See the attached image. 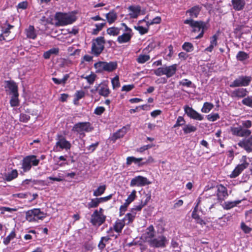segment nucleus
Here are the masks:
<instances>
[{"label":"nucleus","mask_w":252,"mask_h":252,"mask_svg":"<svg viewBox=\"0 0 252 252\" xmlns=\"http://www.w3.org/2000/svg\"><path fill=\"white\" fill-rule=\"evenodd\" d=\"M142 239L145 242L148 243L151 248H163L167 243V238L164 235L156 234L152 225L146 228L145 232L142 236Z\"/></svg>","instance_id":"1"},{"label":"nucleus","mask_w":252,"mask_h":252,"mask_svg":"<svg viewBox=\"0 0 252 252\" xmlns=\"http://www.w3.org/2000/svg\"><path fill=\"white\" fill-rule=\"evenodd\" d=\"M200 11V8L199 6H194L187 11V13H189L191 18L186 19L184 23L185 24L189 25L192 28V32H196L200 31L201 32L195 38L199 39L203 37L204 33V29L206 28V24L202 21H194L192 18L197 17Z\"/></svg>","instance_id":"2"},{"label":"nucleus","mask_w":252,"mask_h":252,"mask_svg":"<svg viewBox=\"0 0 252 252\" xmlns=\"http://www.w3.org/2000/svg\"><path fill=\"white\" fill-rule=\"evenodd\" d=\"M252 126V123L250 120L242 122L241 125L237 127H231L230 131L234 135L239 137H248L252 134L249 129Z\"/></svg>","instance_id":"3"},{"label":"nucleus","mask_w":252,"mask_h":252,"mask_svg":"<svg viewBox=\"0 0 252 252\" xmlns=\"http://www.w3.org/2000/svg\"><path fill=\"white\" fill-rule=\"evenodd\" d=\"M151 196L150 193H146L145 192L141 194V199L140 204L138 205L134 206L131 209L130 213L126 214V216L127 217L128 220H132L135 218L136 211H140L144 206L146 205L151 199Z\"/></svg>","instance_id":"4"},{"label":"nucleus","mask_w":252,"mask_h":252,"mask_svg":"<svg viewBox=\"0 0 252 252\" xmlns=\"http://www.w3.org/2000/svg\"><path fill=\"white\" fill-rule=\"evenodd\" d=\"M105 41L102 36L97 37L93 40L91 48V53L98 57L103 51Z\"/></svg>","instance_id":"5"},{"label":"nucleus","mask_w":252,"mask_h":252,"mask_svg":"<svg viewBox=\"0 0 252 252\" xmlns=\"http://www.w3.org/2000/svg\"><path fill=\"white\" fill-rule=\"evenodd\" d=\"M116 62H98L94 64V68L96 69V72L103 71L112 72L117 68Z\"/></svg>","instance_id":"6"},{"label":"nucleus","mask_w":252,"mask_h":252,"mask_svg":"<svg viewBox=\"0 0 252 252\" xmlns=\"http://www.w3.org/2000/svg\"><path fill=\"white\" fill-rule=\"evenodd\" d=\"M57 22L55 23L56 26H63L72 23L75 19L73 16L66 13H57L55 16Z\"/></svg>","instance_id":"7"},{"label":"nucleus","mask_w":252,"mask_h":252,"mask_svg":"<svg viewBox=\"0 0 252 252\" xmlns=\"http://www.w3.org/2000/svg\"><path fill=\"white\" fill-rule=\"evenodd\" d=\"M93 128L89 122H80L74 125L72 130L83 136H85L84 132H88L93 130Z\"/></svg>","instance_id":"8"},{"label":"nucleus","mask_w":252,"mask_h":252,"mask_svg":"<svg viewBox=\"0 0 252 252\" xmlns=\"http://www.w3.org/2000/svg\"><path fill=\"white\" fill-rule=\"evenodd\" d=\"M252 77L248 76H240L235 79L230 85L231 88L246 87L250 85Z\"/></svg>","instance_id":"9"},{"label":"nucleus","mask_w":252,"mask_h":252,"mask_svg":"<svg viewBox=\"0 0 252 252\" xmlns=\"http://www.w3.org/2000/svg\"><path fill=\"white\" fill-rule=\"evenodd\" d=\"M39 162V160L36 158V156L33 155L27 156L23 159L22 168L24 172H26L30 170L31 164L36 166Z\"/></svg>","instance_id":"10"},{"label":"nucleus","mask_w":252,"mask_h":252,"mask_svg":"<svg viewBox=\"0 0 252 252\" xmlns=\"http://www.w3.org/2000/svg\"><path fill=\"white\" fill-rule=\"evenodd\" d=\"M45 216V214L41 212L39 209H34L29 210L26 212V219L28 220H42Z\"/></svg>","instance_id":"11"},{"label":"nucleus","mask_w":252,"mask_h":252,"mask_svg":"<svg viewBox=\"0 0 252 252\" xmlns=\"http://www.w3.org/2000/svg\"><path fill=\"white\" fill-rule=\"evenodd\" d=\"M242 163L238 164L230 175L231 178H235L237 177L249 165L247 161V158L246 156H243L241 158Z\"/></svg>","instance_id":"12"},{"label":"nucleus","mask_w":252,"mask_h":252,"mask_svg":"<svg viewBox=\"0 0 252 252\" xmlns=\"http://www.w3.org/2000/svg\"><path fill=\"white\" fill-rule=\"evenodd\" d=\"M151 184L148 179L142 176H138L132 179L130 183V187H142Z\"/></svg>","instance_id":"13"},{"label":"nucleus","mask_w":252,"mask_h":252,"mask_svg":"<svg viewBox=\"0 0 252 252\" xmlns=\"http://www.w3.org/2000/svg\"><path fill=\"white\" fill-rule=\"evenodd\" d=\"M57 141L56 143L57 147H59L62 149L69 150L71 148V144L67 141L65 138L62 135H58Z\"/></svg>","instance_id":"14"},{"label":"nucleus","mask_w":252,"mask_h":252,"mask_svg":"<svg viewBox=\"0 0 252 252\" xmlns=\"http://www.w3.org/2000/svg\"><path fill=\"white\" fill-rule=\"evenodd\" d=\"M184 110L185 113L190 118L199 121H201L203 119V117L201 114L188 105H186L184 107Z\"/></svg>","instance_id":"15"},{"label":"nucleus","mask_w":252,"mask_h":252,"mask_svg":"<svg viewBox=\"0 0 252 252\" xmlns=\"http://www.w3.org/2000/svg\"><path fill=\"white\" fill-rule=\"evenodd\" d=\"M238 145L241 148H244L247 152L252 151V136L247 139H244L240 141Z\"/></svg>","instance_id":"16"},{"label":"nucleus","mask_w":252,"mask_h":252,"mask_svg":"<svg viewBox=\"0 0 252 252\" xmlns=\"http://www.w3.org/2000/svg\"><path fill=\"white\" fill-rule=\"evenodd\" d=\"M248 93L246 89L239 88L230 92V96L232 98H243L246 96Z\"/></svg>","instance_id":"17"},{"label":"nucleus","mask_w":252,"mask_h":252,"mask_svg":"<svg viewBox=\"0 0 252 252\" xmlns=\"http://www.w3.org/2000/svg\"><path fill=\"white\" fill-rule=\"evenodd\" d=\"M217 189V197L218 199L222 201L228 196L227 189L222 185H218L216 187Z\"/></svg>","instance_id":"18"},{"label":"nucleus","mask_w":252,"mask_h":252,"mask_svg":"<svg viewBox=\"0 0 252 252\" xmlns=\"http://www.w3.org/2000/svg\"><path fill=\"white\" fill-rule=\"evenodd\" d=\"M127 9L129 11V15L131 18H137L141 11V7L139 5H131L129 6Z\"/></svg>","instance_id":"19"},{"label":"nucleus","mask_w":252,"mask_h":252,"mask_svg":"<svg viewBox=\"0 0 252 252\" xmlns=\"http://www.w3.org/2000/svg\"><path fill=\"white\" fill-rule=\"evenodd\" d=\"M177 64H174L170 66H165V75L167 78H170L173 76L177 69Z\"/></svg>","instance_id":"20"},{"label":"nucleus","mask_w":252,"mask_h":252,"mask_svg":"<svg viewBox=\"0 0 252 252\" xmlns=\"http://www.w3.org/2000/svg\"><path fill=\"white\" fill-rule=\"evenodd\" d=\"M25 33L26 36L29 38L34 39L36 36L35 30L33 26L30 25L29 27L25 30Z\"/></svg>","instance_id":"21"},{"label":"nucleus","mask_w":252,"mask_h":252,"mask_svg":"<svg viewBox=\"0 0 252 252\" xmlns=\"http://www.w3.org/2000/svg\"><path fill=\"white\" fill-rule=\"evenodd\" d=\"M232 3L233 8L235 10L239 11L244 8L245 5V0H232Z\"/></svg>","instance_id":"22"},{"label":"nucleus","mask_w":252,"mask_h":252,"mask_svg":"<svg viewBox=\"0 0 252 252\" xmlns=\"http://www.w3.org/2000/svg\"><path fill=\"white\" fill-rule=\"evenodd\" d=\"M131 36L132 35L129 32L124 33L118 37L117 41L119 43H126L130 40Z\"/></svg>","instance_id":"23"},{"label":"nucleus","mask_w":252,"mask_h":252,"mask_svg":"<svg viewBox=\"0 0 252 252\" xmlns=\"http://www.w3.org/2000/svg\"><path fill=\"white\" fill-rule=\"evenodd\" d=\"M117 13L114 10L110 11L108 13L106 14V18L110 24L115 22L117 19Z\"/></svg>","instance_id":"24"},{"label":"nucleus","mask_w":252,"mask_h":252,"mask_svg":"<svg viewBox=\"0 0 252 252\" xmlns=\"http://www.w3.org/2000/svg\"><path fill=\"white\" fill-rule=\"evenodd\" d=\"M18 176V172L17 170H12L10 172L6 173L4 175V180L9 182L15 179Z\"/></svg>","instance_id":"25"},{"label":"nucleus","mask_w":252,"mask_h":252,"mask_svg":"<svg viewBox=\"0 0 252 252\" xmlns=\"http://www.w3.org/2000/svg\"><path fill=\"white\" fill-rule=\"evenodd\" d=\"M218 35L217 34L214 35L211 38L210 45L209 47L205 49V50L208 52H212L214 47L217 45Z\"/></svg>","instance_id":"26"},{"label":"nucleus","mask_w":252,"mask_h":252,"mask_svg":"<svg viewBox=\"0 0 252 252\" xmlns=\"http://www.w3.org/2000/svg\"><path fill=\"white\" fill-rule=\"evenodd\" d=\"M7 87L10 91V93L12 94H17L18 93V87L16 83L13 81H7Z\"/></svg>","instance_id":"27"},{"label":"nucleus","mask_w":252,"mask_h":252,"mask_svg":"<svg viewBox=\"0 0 252 252\" xmlns=\"http://www.w3.org/2000/svg\"><path fill=\"white\" fill-rule=\"evenodd\" d=\"M59 53V49L58 48H53L45 52L43 54V57L45 59H48L52 55H58Z\"/></svg>","instance_id":"28"},{"label":"nucleus","mask_w":252,"mask_h":252,"mask_svg":"<svg viewBox=\"0 0 252 252\" xmlns=\"http://www.w3.org/2000/svg\"><path fill=\"white\" fill-rule=\"evenodd\" d=\"M125 134L126 129L125 128L121 129L113 134L112 140L115 141L117 139L123 137Z\"/></svg>","instance_id":"29"},{"label":"nucleus","mask_w":252,"mask_h":252,"mask_svg":"<svg viewBox=\"0 0 252 252\" xmlns=\"http://www.w3.org/2000/svg\"><path fill=\"white\" fill-rule=\"evenodd\" d=\"M16 237V233L14 230H13L10 234L5 238H4L3 243L7 246L10 241Z\"/></svg>","instance_id":"30"},{"label":"nucleus","mask_w":252,"mask_h":252,"mask_svg":"<svg viewBox=\"0 0 252 252\" xmlns=\"http://www.w3.org/2000/svg\"><path fill=\"white\" fill-rule=\"evenodd\" d=\"M143 160V158H136L134 157H128L126 158V164L127 165H130L132 162L137 164Z\"/></svg>","instance_id":"31"},{"label":"nucleus","mask_w":252,"mask_h":252,"mask_svg":"<svg viewBox=\"0 0 252 252\" xmlns=\"http://www.w3.org/2000/svg\"><path fill=\"white\" fill-rule=\"evenodd\" d=\"M110 93V91L107 86H102L98 90V94L105 97L108 96Z\"/></svg>","instance_id":"32"},{"label":"nucleus","mask_w":252,"mask_h":252,"mask_svg":"<svg viewBox=\"0 0 252 252\" xmlns=\"http://www.w3.org/2000/svg\"><path fill=\"white\" fill-rule=\"evenodd\" d=\"M249 58V54L244 51H239L236 56L237 59L240 61H244Z\"/></svg>","instance_id":"33"},{"label":"nucleus","mask_w":252,"mask_h":252,"mask_svg":"<svg viewBox=\"0 0 252 252\" xmlns=\"http://www.w3.org/2000/svg\"><path fill=\"white\" fill-rule=\"evenodd\" d=\"M106 188L105 185L99 186L96 189L94 190L93 195L94 196H98L102 195L105 191Z\"/></svg>","instance_id":"34"},{"label":"nucleus","mask_w":252,"mask_h":252,"mask_svg":"<svg viewBox=\"0 0 252 252\" xmlns=\"http://www.w3.org/2000/svg\"><path fill=\"white\" fill-rule=\"evenodd\" d=\"M214 107V105L209 102H205L203 104V107L201 109V111L203 113H208Z\"/></svg>","instance_id":"35"},{"label":"nucleus","mask_w":252,"mask_h":252,"mask_svg":"<svg viewBox=\"0 0 252 252\" xmlns=\"http://www.w3.org/2000/svg\"><path fill=\"white\" fill-rule=\"evenodd\" d=\"M120 29L115 27L109 28L107 30V32L111 35H117L120 33Z\"/></svg>","instance_id":"36"},{"label":"nucleus","mask_w":252,"mask_h":252,"mask_svg":"<svg viewBox=\"0 0 252 252\" xmlns=\"http://www.w3.org/2000/svg\"><path fill=\"white\" fill-rule=\"evenodd\" d=\"M240 201H228L224 203V208L227 210L230 209L240 203Z\"/></svg>","instance_id":"37"},{"label":"nucleus","mask_w":252,"mask_h":252,"mask_svg":"<svg viewBox=\"0 0 252 252\" xmlns=\"http://www.w3.org/2000/svg\"><path fill=\"white\" fill-rule=\"evenodd\" d=\"M182 48L187 52H190L193 50L194 47L191 43L186 42L182 45Z\"/></svg>","instance_id":"38"},{"label":"nucleus","mask_w":252,"mask_h":252,"mask_svg":"<svg viewBox=\"0 0 252 252\" xmlns=\"http://www.w3.org/2000/svg\"><path fill=\"white\" fill-rule=\"evenodd\" d=\"M197 128L195 126L190 125H186L183 128V130L185 134L189 133L191 132H194L196 130Z\"/></svg>","instance_id":"39"},{"label":"nucleus","mask_w":252,"mask_h":252,"mask_svg":"<svg viewBox=\"0 0 252 252\" xmlns=\"http://www.w3.org/2000/svg\"><path fill=\"white\" fill-rule=\"evenodd\" d=\"M69 77V76L68 74H65L62 79H58L56 78H52V80L56 84H64L67 80L68 79Z\"/></svg>","instance_id":"40"},{"label":"nucleus","mask_w":252,"mask_h":252,"mask_svg":"<svg viewBox=\"0 0 252 252\" xmlns=\"http://www.w3.org/2000/svg\"><path fill=\"white\" fill-rule=\"evenodd\" d=\"M125 221H116L114 226V230L117 232H121L124 226H125Z\"/></svg>","instance_id":"41"},{"label":"nucleus","mask_w":252,"mask_h":252,"mask_svg":"<svg viewBox=\"0 0 252 252\" xmlns=\"http://www.w3.org/2000/svg\"><path fill=\"white\" fill-rule=\"evenodd\" d=\"M150 57L147 55H140L136 59L137 62L139 63H144L149 61Z\"/></svg>","instance_id":"42"},{"label":"nucleus","mask_w":252,"mask_h":252,"mask_svg":"<svg viewBox=\"0 0 252 252\" xmlns=\"http://www.w3.org/2000/svg\"><path fill=\"white\" fill-rule=\"evenodd\" d=\"M102 209H100L99 212L95 211L94 213V215L97 217V220H105L106 219L105 216L103 215L102 213Z\"/></svg>","instance_id":"43"},{"label":"nucleus","mask_w":252,"mask_h":252,"mask_svg":"<svg viewBox=\"0 0 252 252\" xmlns=\"http://www.w3.org/2000/svg\"><path fill=\"white\" fill-rule=\"evenodd\" d=\"M18 96V94H12V96L10 101V103L12 107L17 106L19 105Z\"/></svg>","instance_id":"44"},{"label":"nucleus","mask_w":252,"mask_h":252,"mask_svg":"<svg viewBox=\"0 0 252 252\" xmlns=\"http://www.w3.org/2000/svg\"><path fill=\"white\" fill-rule=\"evenodd\" d=\"M101 202L99 198L92 199L90 202L88 203L89 208H95L96 207L98 204Z\"/></svg>","instance_id":"45"},{"label":"nucleus","mask_w":252,"mask_h":252,"mask_svg":"<svg viewBox=\"0 0 252 252\" xmlns=\"http://www.w3.org/2000/svg\"><path fill=\"white\" fill-rule=\"evenodd\" d=\"M207 118L210 122H214L220 118V116L218 113L210 114L207 116Z\"/></svg>","instance_id":"46"},{"label":"nucleus","mask_w":252,"mask_h":252,"mask_svg":"<svg viewBox=\"0 0 252 252\" xmlns=\"http://www.w3.org/2000/svg\"><path fill=\"white\" fill-rule=\"evenodd\" d=\"M96 75L94 73H92L91 74L86 76L85 79L87 80V82L90 84H93L95 81Z\"/></svg>","instance_id":"47"},{"label":"nucleus","mask_w":252,"mask_h":252,"mask_svg":"<svg viewBox=\"0 0 252 252\" xmlns=\"http://www.w3.org/2000/svg\"><path fill=\"white\" fill-rule=\"evenodd\" d=\"M111 82L114 89L119 88L120 86L118 76H116L114 78H113L112 79Z\"/></svg>","instance_id":"48"},{"label":"nucleus","mask_w":252,"mask_h":252,"mask_svg":"<svg viewBox=\"0 0 252 252\" xmlns=\"http://www.w3.org/2000/svg\"><path fill=\"white\" fill-rule=\"evenodd\" d=\"M185 120L182 116H179L177 118L176 124L174 126V127H176L178 126H182L185 125Z\"/></svg>","instance_id":"49"},{"label":"nucleus","mask_w":252,"mask_h":252,"mask_svg":"<svg viewBox=\"0 0 252 252\" xmlns=\"http://www.w3.org/2000/svg\"><path fill=\"white\" fill-rule=\"evenodd\" d=\"M241 228L246 234L250 233L252 230V228L247 226L244 222L241 224Z\"/></svg>","instance_id":"50"},{"label":"nucleus","mask_w":252,"mask_h":252,"mask_svg":"<svg viewBox=\"0 0 252 252\" xmlns=\"http://www.w3.org/2000/svg\"><path fill=\"white\" fill-rule=\"evenodd\" d=\"M242 103L246 106L252 108V97H247L242 100Z\"/></svg>","instance_id":"51"},{"label":"nucleus","mask_w":252,"mask_h":252,"mask_svg":"<svg viewBox=\"0 0 252 252\" xmlns=\"http://www.w3.org/2000/svg\"><path fill=\"white\" fill-rule=\"evenodd\" d=\"M154 73L158 76L165 75V66L159 67L154 70Z\"/></svg>","instance_id":"52"},{"label":"nucleus","mask_w":252,"mask_h":252,"mask_svg":"<svg viewBox=\"0 0 252 252\" xmlns=\"http://www.w3.org/2000/svg\"><path fill=\"white\" fill-rule=\"evenodd\" d=\"M136 191L135 190L132 191L131 193L128 195L127 198L126 199L129 203H131L136 198Z\"/></svg>","instance_id":"53"},{"label":"nucleus","mask_w":252,"mask_h":252,"mask_svg":"<svg viewBox=\"0 0 252 252\" xmlns=\"http://www.w3.org/2000/svg\"><path fill=\"white\" fill-rule=\"evenodd\" d=\"M105 110V109L103 106L97 107L94 111V113L97 115H101Z\"/></svg>","instance_id":"54"},{"label":"nucleus","mask_w":252,"mask_h":252,"mask_svg":"<svg viewBox=\"0 0 252 252\" xmlns=\"http://www.w3.org/2000/svg\"><path fill=\"white\" fill-rule=\"evenodd\" d=\"M134 28L137 30L141 34H144L148 31V29L144 28L142 26H135Z\"/></svg>","instance_id":"55"},{"label":"nucleus","mask_w":252,"mask_h":252,"mask_svg":"<svg viewBox=\"0 0 252 252\" xmlns=\"http://www.w3.org/2000/svg\"><path fill=\"white\" fill-rule=\"evenodd\" d=\"M180 84L183 86L190 87L192 85V82H191V81H190L187 79H185L183 80L182 81L180 82Z\"/></svg>","instance_id":"56"},{"label":"nucleus","mask_w":252,"mask_h":252,"mask_svg":"<svg viewBox=\"0 0 252 252\" xmlns=\"http://www.w3.org/2000/svg\"><path fill=\"white\" fill-rule=\"evenodd\" d=\"M134 86L133 84L124 85L122 88V91L129 92V91H131V90H132L134 88Z\"/></svg>","instance_id":"57"},{"label":"nucleus","mask_w":252,"mask_h":252,"mask_svg":"<svg viewBox=\"0 0 252 252\" xmlns=\"http://www.w3.org/2000/svg\"><path fill=\"white\" fill-rule=\"evenodd\" d=\"M99 144L98 142H96L95 143L92 144L90 145L87 148L88 150L91 152H94Z\"/></svg>","instance_id":"58"},{"label":"nucleus","mask_w":252,"mask_h":252,"mask_svg":"<svg viewBox=\"0 0 252 252\" xmlns=\"http://www.w3.org/2000/svg\"><path fill=\"white\" fill-rule=\"evenodd\" d=\"M85 95V93L82 91H77L75 94V96H76V99L78 100L82 98H83Z\"/></svg>","instance_id":"59"},{"label":"nucleus","mask_w":252,"mask_h":252,"mask_svg":"<svg viewBox=\"0 0 252 252\" xmlns=\"http://www.w3.org/2000/svg\"><path fill=\"white\" fill-rule=\"evenodd\" d=\"M30 119V116L26 114H21L20 121L23 122H27Z\"/></svg>","instance_id":"60"},{"label":"nucleus","mask_w":252,"mask_h":252,"mask_svg":"<svg viewBox=\"0 0 252 252\" xmlns=\"http://www.w3.org/2000/svg\"><path fill=\"white\" fill-rule=\"evenodd\" d=\"M152 147H153V146L152 145H144V146L140 147L139 149H138L137 150V151L139 152L142 153V152H144V151L152 148Z\"/></svg>","instance_id":"61"},{"label":"nucleus","mask_w":252,"mask_h":252,"mask_svg":"<svg viewBox=\"0 0 252 252\" xmlns=\"http://www.w3.org/2000/svg\"><path fill=\"white\" fill-rule=\"evenodd\" d=\"M13 28V26L10 25V24H7V27L2 30L3 32V34H5L6 35H8L10 33V30Z\"/></svg>","instance_id":"62"},{"label":"nucleus","mask_w":252,"mask_h":252,"mask_svg":"<svg viewBox=\"0 0 252 252\" xmlns=\"http://www.w3.org/2000/svg\"><path fill=\"white\" fill-rule=\"evenodd\" d=\"M27 6H28L27 2V1H23L18 4V8L23 9H25L27 8Z\"/></svg>","instance_id":"63"},{"label":"nucleus","mask_w":252,"mask_h":252,"mask_svg":"<svg viewBox=\"0 0 252 252\" xmlns=\"http://www.w3.org/2000/svg\"><path fill=\"white\" fill-rule=\"evenodd\" d=\"M161 22V18L159 16H157L156 18H154L152 21L149 24L150 25L154 24H159Z\"/></svg>","instance_id":"64"}]
</instances>
